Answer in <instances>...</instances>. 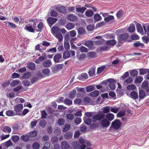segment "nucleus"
Segmentation results:
<instances>
[{
    "instance_id": "26",
    "label": "nucleus",
    "mask_w": 149,
    "mask_h": 149,
    "mask_svg": "<svg viewBox=\"0 0 149 149\" xmlns=\"http://www.w3.org/2000/svg\"><path fill=\"white\" fill-rule=\"evenodd\" d=\"M28 68L30 70H34L35 69V65L34 63L31 62L28 65Z\"/></svg>"
},
{
    "instance_id": "49",
    "label": "nucleus",
    "mask_w": 149,
    "mask_h": 149,
    "mask_svg": "<svg viewBox=\"0 0 149 149\" xmlns=\"http://www.w3.org/2000/svg\"><path fill=\"white\" fill-rule=\"evenodd\" d=\"M110 108L111 111L114 113H117L119 111V108L118 107H117L116 108H115L114 107H111Z\"/></svg>"
},
{
    "instance_id": "21",
    "label": "nucleus",
    "mask_w": 149,
    "mask_h": 149,
    "mask_svg": "<svg viewBox=\"0 0 149 149\" xmlns=\"http://www.w3.org/2000/svg\"><path fill=\"white\" fill-rule=\"evenodd\" d=\"M95 72V68L93 67H92L90 68L88 72V74L90 76H93Z\"/></svg>"
},
{
    "instance_id": "37",
    "label": "nucleus",
    "mask_w": 149,
    "mask_h": 149,
    "mask_svg": "<svg viewBox=\"0 0 149 149\" xmlns=\"http://www.w3.org/2000/svg\"><path fill=\"white\" fill-rule=\"evenodd\" d=\"M11 131V128L9 127L6 126L3 127V131L4 132L10 133Z\"/></svg>"
},
{
    "instance_id": "48",
    "label": "nucleus",
    "mask_w": 149,
    "mask_h": 149,
    "mask_svg": "<svg viewBox=\"0 0 149 149\" xmlns=\"http://www.w3.org/2000/svg\"><path fill=\"white\" fill-rule=\"evenodd\" d=\"M70 126L69 124H65V125L63 129V132H65L68 131L70 128Z\"/></svg>"
},
{
    "instance_id": "40",
    "label": "nucleus",
    "mask_w": 149,
    "mask_h": 149,
    "mask_svg": "<svg viewBox=\"0 0 149 149\" xmlns=\"http://www.w3.org/2000/svg\"><path fill=\"white\" fill-rule=\"evenodd\" d=\"M130 75L132 76L136 77L137 76L138 74V72L136 70H132L130 73Z\"/></svg>"
},
{
    "instance_id": "20",
    "label": "nucleus",
    "mask_w": 149,
    "mask_h": 149,
    "mask_svg": "<svg viewBox=\"0 0 149 149\" xmlns=\"http://www.w3.org/2000/svg\"><path fill=\"white\" fill-rule=\"evenodd\" d=\"M106 117L109 121H111L114 118V115L111 113H108L106 115Z\"/></svg>"
},
{
    "instance_id": "62",
    "label": "nucleus",
    "mask_w": 149,
    "mask_h": 149,
    "mask_svg": "<svg viewBox=\"0 0 149 149\" xmlns=\"http://www.w3.org/2000/svg\"><path fill=\"white\" fill-rule=\"evenodd\" d=\"M65 122V120L63 118H60L59 119L58 121V123L60 125H61L64 124Z\"/></svg>"
},
{
    "instance_id": "33",
    "label": "nucleus",
    "mask_w": 149,
    "mask_h": 149,
    "mask_svg": "<svg viewBox=\"0 0 149 149\" xmlns=\"http://www.w3.org/2000/svg\"><path fill=\"white\" fill-rule=\"evenodd\" d=\"M99 92L97 90H95L90 93V96L93 97H96L98 96L99 94Z\"/></svg>"
},
{
    "instance_id": "60",
    "label": "nucleus",
    "mask_w": 149,
    "mask_h": 149,
    "mask_svg": "<svg viewBox=\"0 0 149 149\" xmlns=\"http://www.w3.org/2000/svg\"><path fill=\"white\" fill-rule=\"evenodd\" d=\"M142 39L144 43L147 44L149 41V38L147 36H144L142 37Z\"/></svg>"
},
{
    "instance_id": "52",
    "label": "nucleus",
    "mask_w": 149,
    "mask_h": 149,
    "mask_svg": "<svg viewBox=\"0 0 149 149\" xmlns=\"http://www.w3.org/2000/svg\"><path fill=\"white\" fill-rule=\"evenodd\" d=\"M143 80V78L142 77L139 76L136 77L135 82L136 83H140Z\"/></svg>"
},
{
    "instance_id": "13",
    "label": "nucleus",
    "mask_w": 149,
    "mask_h": 149,
    "mask_svg": "<svg viewBox=\"0 0 149 149\" xmlns=\"http://www.w3.org/2000/svg\"><path fill=\"white\" fill-rule=\"evenodd\" d=\"M59 31L60 29L57 26H54L52 27L51 32L54 36L60 33Z\"/></svg>"
},
{
    "instance_id": "11",
    "label": "nucleus",
    "mask_w": 149,
    "mask_h": 149,
    "mask_svg": "<svg viewBox=\"0 0 149 149\" xmlns=\"http://www.w3.org/2000/svg\"><path fill=\"white\" fill-rule=\"evenodd\" d=\"M63 66V64H58L54 66L52 68V70L54 72L60 70Z\"/></svg>"
},
{
    "instance_id": "17",
    "label": "nucleus",
    "mask_w": 149,
    "mask_h": 149,
    "mask_svg": "<svg viewBox=\"0 0 149 149\" xmlns=\"http://www.w3.org/2000/svg\"><path fill=\"white\" fill-rule=\"evenodd\" d=\"M77 18L76 16L74 15L73 14H70L67 17L68 19L71 22L76 21L77 19Z\"/></svg>"
},
{
    "instance_id": "53",
    "label": "nucleus",
    "mask_w": 149,
    "mask_h": 149,
    "mask_svg": "<svg viewBox=\"0 0 149 149\" xmlns=\"http://www.w3.org/2000/svg\"><path fill=\"white\" fill-rule=\"evenodd\" d=\"M46 124V120L44 119L41 120L39 123L40 125L42 127H45Z\"/></svg>"
},
{
    "instance_id": "61",
    "label": "nucleus",
    "mask_w": 149,
    "mask_h": 149,
    "mask_svg": "<svg viewBox=\"0 0 149 149\" xmlns=\"http://www.w3.org/2000/svg\"><path fill=\"white\" fill-rule=\"evenodd\" d=\"M51 141L53 143L57 142L58 141V138L56 136L52 137L51 139Z\"/></svg>"
},
{
    "instance_id": "64",
    "label": "nucleus",
    "mask_w": 149,
    "mask_h": 149,
    "mask_svg": "<svg viewBox=\"0 0 149 149\" xmlns=\"http://www.w3.org/2000/svg\"><path fill=\"white\" fill-rule=\"evenodd\" d=\"M66 117L68 119L70 120H72L74 118L73 115L71 113H68L66 115Z\"/></svg>"
},
{
    "instance_id": "56",
    "label": "nucleus",
    "mask_w": 149,
    "mask_h": 149,
    "mask_svg": "<svg viewBox=\"0 0 149 149\" xmlns=\"http://www.w3.org/2000/svg\"><path fill=\"white\" fill-rule=\"evenodd\" d=\"M37 134V132L35 131H33L29 133V136L32 138L36 137Z\"/></svg>"
},
{
    "instance_id": "59",
    "label": "nucleus",
    "mask_w": 149,
    "mask_h": 149,
    "mask_svg": "<svg viewBox=\"0 0 149 149\" xmlns=\"http://www.w3.org/2000/svg\"><path fill=\"white\" fill-rule=\"evenodd\" d=\"M147 68H141L139 70V74L140 75H144L147 73Z\"/></svg>"
},
{
    "instance_id": "24",
    "label": "nucleus",
    "mask_w": 149,
    "mask_h": 149,
    "mask_svg": "<svg viewBox=\"0 0 149 149\" xmlns=\"http://www.w3.org/2000/svg\"><path fill=\"white\" fill-rule=\"evenodd\" d=\"M126 114V111L123 110L122 111H120L117 114V116L118 117H121L124 116Z\"/></svg>"
},
{
    "instance_id": "39",
    "label": "nucleus",
    "mask_w": 149,
    "mask_h": 149,
    "mask_svg": "<svg viewBox=\"0 0 149 149\" xmlns=\"http://www.w3.org/2000/svg\"><path fill=\"white\" fill-rule=\"evenodd\" d=\"M94 86H89L86 87V89L87 92H90L95 89Z\"/></svg>"
},
{
    "instance_id": "4",
    "label": "nucleus",
    "mask_w": 149,
    "mask_h": 149,
    "mask_svg": "<svg viewBox=\"0 0 149 149\" xmlns=\"http://www.w3.org/2000/svg\"><path fill=\"white\" fill-rule=\"evenodd\" d=\"M105 116L104 114L99 113L93 115L92 117V118L98 121H100L104 118Z\"/></svg>"
},
{
    "instance_id": "18",
    "label": "nucleus",
    "mask_w": 149,
    "mask_h": 149,
    "mask_svg": "<svg viewBox=\"0 0 149 149\" xmlns=\"http://www.w3.org/2000/svg\"><path fill=\"white\" fill-rule=\"evenodd\" d=\"M73 136V134L69 132H67L64 135V138L66 139H68L71 138Z\"/></svg>"
},
{
    "instance_id": "31",
    "label": "nucleus",
    "mask_w": 149,
    "mask_h": 149,
    "mask_svg": "<svg viewBox=\"0 0 149 149\" xmlns=\"http://www.w3.org/2000/svg\"><path fill=\"white\" fill-rule=\"evenodd\" d=\"M114 18L113 16L110 15L108 17L104 18V20L107 22L108 23L110 21L114 19Z\"/></svg>"
},
{
    "instance_id": "6",
    "label": "nucleus",
    "mask_w": 149,
    "mask_h": 149,
    "mask_svg": "<svg viewBox=\"0 0 149 149\" xmlns=\"http://www.w3.org/2000/svg\"><path fill=\"white\" fill-rule=\"evenodd\" d=\"M141 86L149 95V86H148V82L146 81H144L142 83Z\"/></svg>"
},
{
    "instance_id": "16",
    "label": "nucleus",
    "mask_w": 149,
    "mask_h": 149,
    "mask_svg": "<svg viewBox=\"0 0 149 149\" xmlns=\"http://www.w3.org/2000/svg\"><path fill=\"white\" fill-rule=\"evenodd\" d=\"M76 10L77 12L81 13L82 14L83 13L84 11L86 10V8L85 7L81 8L77 7V6H76Z\"/></svg>"
},
{
    "instance_id": "35",
    "label": "nucleus",
    "mask_w": 149,
    "mask_h": 149,
    "mask_svg": "<svg viewBox=\"0 0 149 149\" xmlns=\"http://www.w3.org/2000/svg\"><path fill=\"white\" fill-rule=\"evenodd\" d=\"M116 15L118 19H120L121 18L123 15V10H119L117 12Z\"/></svg>"
},
{
    "instance_id": "63",
    "label": "nucleus",
    "mask_w": 149,
    "mask_h": 149,
    "mask_svg": "<svg viewBox=\"0 0 149 149\" xmlns=\"http://www.w3.org/2000/svg\"><path fill=\"white\" fill-rule=\"evenodd\" d=\"M19 81H18L14 80L12 81L10 83L11 86L12 87H15L19 84Z\"/></svg>"
},
{
    "instance_id": "23",
    "label": "nucleus",
    "mask_w": 149,
    "mask_h": 149,
    "mask_svg": "<svg viewBox=\"0 0 149 149\" xmlns=\"http://www.w3.org/2000/svg\"><path fill=\"white\" fill-rule=\"evenodd\" d=\"M136 27L138 32L141 33H143V29L141 24L139 23H138L136 25Z\"/></svg>"
},
{
    "instance_id": "57",
    "label": "nucleus",
    "mask_w": 149,
    "mask_h": 149,
    "mask_svg": "<svg viewBox=\"0 0 149 149\" xmlns=\"http://www.w3.org/2000/svg\"><path fill=\"white\" fill-rule=\"evenodd\" d=\"M19 139V137L17 135L13 136L12 138V140L14 142H17Z\"/></svg>"
},
{
    "instance_id": "58",
    "label": "nucleus",
    "mask_w": 149,
    "mask_h": 149,
    "mask_svg": "<svg viewBox=\"0 0 149 149\" xmlns=\"http://www.w3.org/2000/svg\"><path fill=\"white\" fill-rule=\"evenodd\" d=\"M58 15V13L55 10H52L50 12V15L53 17H56Z\"/></svg>"
},
{
    "instance_id": "36",
    "label": "nucleus",
    "mask_w": 149,
    "mask_h": 149,
    "mask_svg": "<svg viewBox=\"0 0 149 149\" xmlns=\"http://www.w3.org/2000/svg\"><path fill=\"white\" fill-rule=\"evenodd\" d=\"M134 46L136 47H141L144 46V44L141 43H140L139 41L134 43L133 45Z\"/></svg>"
},
{
    "instance_id": "22",
    "label": "nucleus",
    "mask_w": 149,
    "mask_h": 149,
    "mask_svg": "<svg viewBox=\"0 0 149 149\" xmlns=\"http://www.w3.org/2000/svg\"><path fill=\"white\" fill-rule=\"evenodd\" d=\"M6 115L8 116H15V112L11 110H8L6 112Z\"/></svg>"
},
{
    "instance_id": "7",
    "label": "nucleus",
    "mask_w": 149,
    "mask_h": 149,
    "mask_svg": "<svg viewBox=\"0 0 149 149\" xmlns=\"http://www.w3.org/2000/svg\"><path fill=\"white\" fill-rule=\"evenodd\" d=\"M47 21L49 26H51L57 21V19L55 18L50 17L47 19Z\"/></svg>"
},
{
    "instance_id": "46",
    "label": "nucleus",
    "mask_w": 149,
    "mask_h": 149,
    "mask_svg": "<svg viewBox=\"0 0 149 149\" xmlns=\"http://www.w3.org/2000/svg\"><path fill=\"white\" fill-rule=\"evenodd\" d=\"M43 27V24L42 22H40L37 25L38 28V31H41L42 30V27Z\"/></svg>"
},
{
    "instance_id": "32",
    "label": "nucleus",
    "mask_w": 149,
    "mask_h": 149,
    "mask_svg": "<svg viewBox=\"0 0 149 149\" xmlns=\"http://www.w3.org/2000/svg\"><path fill=\"white\" fill-rule=\"evenodd\" d=\"M116 41L115 40H108L106 43L107 45H114L116 43Z\"/></svg>"
},
{
    "instance_id": "3",
    "label": "nucleus",
    "mask_w": 149,
    "mask_h": 149,
    "mask_svg": "<svg viewBox=\"0 0 149 149\" xmlns=\"http://www.w3.org/2000/svg\"><path fill=\"white\" fill-rule=\"evenodd\" d=\"M129 37L128 33H123L120 34L118 37V42L119 43H123Z\"/></svg>"
},
{
    "instance_id": "55",
    "label": "nucleus",
    "mask_w": 149,
    "mask_h": 149,
    "mask_svg": "<svg viewBox=\"0 0 149 149\" xmlns=\"http://www.w3.org/2000/svg\"><path fill=\"white\" fill-rule=\"evenodd\" d=\"M56 38L58 39L59 41H61L63 40V37L61 33H59L55 35Z\"/></svg>"
},
{
    "instance_id": "51",
    "label": "nucleus",
    "mask_w": 149,
    "mask_h": 149,
    "mask_svg": "<svg viewBox=\"0 0 149 149\" xmlns=\"http://www.w3.org/2000/svg\"><path fill=\"white\" fill-rule=\"evenodd\" d=\"M21 139L24 141H29V138L28 135H22L21 137Z\"/></svg>"
},
{
    "instance_id": "44",
    "label": "nucleus",
    "mask_w": 149,
    "mask_h": 149,
    "mask_svg": "<svg viewBox=\"0 0 149 149\" xmlns=\"http://www.w3.org/2000/svg\"><path fill=\"white\" fill-rule=\"evenodd\" d=\"M76 93V92L75 90H73L70 92L69 97L71 99H73L75 97Z\"/></svg>"
},
{
    "instance_id": "45",
    "label": "nucleus",
    "mask_w": 149,
    "mask_h": 149,
    "mask_svg": "<svg viewBox=\"0 0 149 149\" xmlns=\"http://www.w3.org/2000/svg\"><path fill=\"white\" fill-rule=\"evenodd\" d=\"M31 76V73L30 72H28L23 74L22 77L24 79L28 78Z\"/></svg>"
},
{
    "instance_id": "25",
    "label": "nucleus",
    "mask_w": 149,
    "mask_h": 149,
    "mask_svg": "<svg viewBox=\"0 0 149 149\" xmlns=\"http://www.w3.org/2000/svg\"><path fill=\"white\" fill-rule=\"evenodd\" d=\"M116 88L115 84L113 83L110 84L109 85L107 86V89L108 90H114Z\"/></svg>"
},
{
    "instance_id": "12",
    "label": "nucleus",
    "mask_w": 149,
    "mask_h": 149,
    "mask_svg": "<svg viewBox=\"0 0 149 149\" xmlns=\"http://www.w3.org/2000/svg\"><path fill=\"white\" fill-rule=\"evenodd\" d=\"M25 29L28 31L30 32H34L35 31L31 24H26L25 27Z\"/></svg>"
},
{
    "instance_id": "19",
    "label": "nucleus",
    "mask_w": 149,
    "mask_h": 149,
    "mask_svg": "<svg viewBox=\"0 0 149 149\" xmlns=\"http://www.w3.org/2000/svg\"><path fill=\"white\" fill-rule=\"evenodd\" d=\"M106 66L105 65H104L101 67H99L97 69V74H99L102 72L106 68Z\"/></svg>"
},
{
    "instance_id": "10",
    "label": "nucleus",
    "mask_w": 149,
    "mask_h": 149,
    "mask_svg": "<svg viewBox=\"0 0 149 149\" xmlns=\"http://www.w3.org/2000/svg\"><path fill=\"white\" fill-rule=\"evenodd\" d=\"M61 147L62 149H69L70 146L66 141H63L61 143Z\"/></svg>"
},
{
    "instance_id": "54",
    "label": "nucleus",
    "mask_w": 149,
    "mask_h": 149,
    "mask_svg": "<svg viewBox=\"0 0 149 149\" xmlns=\"http://www.w3.org/2000/svg\"><path fill=\"white\" fill-rule=\"evenodd\" d=\"M64 103L68 105H70L72 104V101L69 99H65L64 100Z\"/></svg>"
},
{
    "instance_id": "15",
    "label": "nucleus",
    "mask_w": 149,
    "mask_h": 149,
    "mask_svg": "<svg viewBox=\"0 0 149 149\" xmlns=\"http://www.w3.org/2000/svg\"><path fill=\"white\" fill-rule=\"evenodd\" d=\"M130 97L132 98L134 100H136L138 97L137 93L135 91L132 92L130 94Z\"/></svg>"
},
{
    "instance_id": "1",
    "label": "nucleus",
    "mask_w": 149,
    "mask_h": 149,
    "mask_svg": "<svg viewBox=\"0 0 149 149\" xmlns=\"http://www.w3.org/2000/svg\"><path fill=\"white\" fill-rule=\"evenodd\" d=\"M121 123L118 119L115 120L112 123L110 128H112L115 130H117L121 127Z\"/></svg>"
},
{
    "instance_id": "29",
    "label": "nucleus",
    "mask_w": 149,
    "mask_h": 149,
    "mask_svg": "<svg viewBox=\"0 0 149 149\" xmlns=\"http://www.w3.org/2000/svg\"><path fill=\"white\" fill-rule=\"evenodd\" d=\"M74 27V24L70 22L67 24L66 28L70 30L73 29Z\"/></svg>"
},
{
    "instance_id": "47",
    "label": "nucleus",
    "mask_w": 149,
    "mask_h": 149,
    "mask_svg": "<svg viewBox=\"0 0 149 149\" xmlns=\"http://www.w3.org/2000/svg\"><path fill=\"white\" fill-rule=\"evenodd\" d=\"M40 144L37 142H34L32 144V147L33 149H38L40 147Z\"/></svg>"
},
{
    "instance_id": "28",
    "label": "nucleus",
    "mask_w": 149,
    "mask_h": 149,
    "mask_svg": "<svg viewBox=\"0 0 149 149\" xmlns=\"http://www.w3.org/2000/svg\"><path fill=\"white\" fill-rule=\"evenodd\" d=\"M70 56V52L69 51H65L63 54V58L64 59L69 58Z\"/></svg>"
},
{
    "instance_id": "27",
    "label": "nucleus",
    "mask_w": 149,
    "mask_h": 149,
    "mask_svg": "<svg viewBox=\"0 0 149 149\" xmlns=\"http://www.w3.org/2000/svg\"><path fill=\"white\" fill-rule=\"evenodd\" d=\"M85 14L87 16L91 17L93 15V12L91 10L89 9L86 11Z\"/></svg>"
},
{
    "instance_id": "42",
    "label": "nucleus",
    "mask_w": 149,
    "mask_h": 149,
    "mask_svg": "<svg viewBox=\"0 0 149 149\" xmlns=\"http://www.w3.org/2000/svg\"><path fill=\"white\" fill-rule=\"evenodd\" d=\"M135 30V26L134 24H131L129 27L128 30L130 32H133Z\"/></svg>"
},
{
    "instance_id": "14",
    "label": "nucleus",
    "mask_w": 149,
    "mask_h": 149,
    "mask_svg": "<svg viewBox=\"0 0 149 149\" xmlns=\"http://www.w3.org/2000/svg\"><path fill=\"white\" fill-rule=\"evenodd\" d=\"M52 62L50 60H48L44 61L42 63V65L45 68H48L50 66Z\"/></svg>"
},
{
    "instance_id": "2",
    "label": "nucleus",
    "mask_w": 149,
    "mask_h": 149,
    "mask_svg": "<svg viewBox=\"0 0 149 149\" xmlns=\"http://www.w3.org/2000/svg\"><path fill=\"white\" fill-rule=\"evenodd\" d=\"M14 110L15 112V115L21 116V112L23 108V105L22 104H18L15 106Z\"/></svg>"
},
{
    "instance_id": "38",
    "label": "nucleus",
    "mask_w": 149,
    "mask_h": 149,
    "mask_svg": "<svg viewBox=\"0 0 149 149\" xmlns=\"http://www.w3.org/2000/svg\"><path fill=\"white\" fill-rule=\"evenodd\" d=\"M146 94L144 91L143 90H141L139 91V98L143 99V97L145 96Z\"/></svg>"
},
{
    "instance_id": "9",
    "label": "nucleus",
    "mask_w": 149,
    "mask_h": 149,
    "mask_svg": "<svg viewBox=\"0 0 149 149\" xmlns=\"http://www.w3.org/2000/svg\"><path fill=\"white\" fill-rule=\"evenodd\" d=\"M101 124L103 127H107L110 125V122L107 119L104 118L101 121Z\"/></svg>"
},
{
    "instance_id": "5",
    "label": "nucleus",
    "mask_w": 149,
    "mask_h": 149,
    "mask_svg": "<svg viewBox=\"0 0 149 149\" xmlns=\"http://www.w3.org/2000/svg\"><path fill=\"white\" fill-rule=\"evenodd\" d=\"M54 9L57 12L62 14H65L67 13L66 8L63 6H56L55 7Z\"/></svg>"
},
{
    "instance_id": "50",
    "label": "nucleus",
    "mask_w": 149,
    "mask_h": 149,
    "mask_svg": "<svg viewBox=\"0 0 149 149\" xmlns=\"http://www.w3.org/2000/svg\"><path fill=\"white\" fill-rule=\"evenodd\" d=\"M77 31L79 34H84L85 33V30L82 27L78 28Z\"/></svg>"
},
{
    "instance_id": "8",
    "label": "nucleus",
    "mask_w": 149,
    "mask_h": 149,
    "mask_svg": "<svg viewBox=\"0 0 149 149\" xmlns=\"http://www.w3.org/2000/svg\"><path fill=\"white\" fill-rule=\"evenodd\" d=\"M62 57V53H58L56 54L54 57L53 60L55 63H58Z\"/></svg>"
},
{
    "instance_id": "30",
    "label": "nucleus",
    "mask_w": 149,
    "mask_h": 149,
    "mask_svg": "<svg viewBox=\"0 0 149 149\" xmlns=\"http://www.w3.org/2000/svg\"><path fill=\"white\" fill-rule=\"evenodd\" d=\"M93 43L91 41H87L84 43V45L89 48H91L93 45Z\"/></svg>"
},
{
    "instance_id": "43",
    "label": "nucleus",
    "mask_w": 149,
    "mask_h": 149,
    "mask_svg": "<svg viewBox=\"0 0 149 149\" xmlns=\"http://www.w3.org/2000/svg\"><path fill=\"white\" fill-rule=\"evenodd\" d=\"M110 107L108 106L104 107L103 109V112L104 113H109L110 111Z\"/></svg>"
},
{
    "instance_id": "41",
    "label": "nucleus",
    "mask_w": 149,
    "mask_h": 149,
    "mask_svg": "<svg viewBox=\"0 0 149 149\" xmlns=\"http://www.w3.org/2000/svg\"><path fill=\"white\" fill-rule=\"evenodd\" d=\"M101 17L98 14H96L94 16V19L96 21H98L102 20Z\"/></svg>"
},
{
    "instance_id": "34",
    "label": "nucleus",
    "mask_w": 149,
    "mask_h": 149,
    "mask_svg": "<svg viewBox=\"0 0 149 149\" xmlns=\"http://www.w3.org/2000/svg\"><path fill=\"white\" fill-rule=\"evenodd\" d=\"M72 146L75 149H78L79 148V143L77 141H73L72 143Z\"/></svg>"
}]
</instances>
